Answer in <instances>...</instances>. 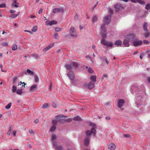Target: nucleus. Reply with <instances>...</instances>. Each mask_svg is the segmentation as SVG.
<instances>
[{"instance_id":"aec40b11","label":"nucleus","mask_w":150,"mask_h":150,"mask_svg":"<svg viewBox=\"0 0 150 150\" xmlns=\"http://www.w3.org/2000/svg\"><path fill=\"white\" fill-rule=\"evenodd\" d=\"M60 11V9L58 8H54L52 11V12L54 13H58Z\"/></svg>"},{"instance_id":"72a5a7b5","label":"nucleus","mask_w":150,"mask_h":150,"mask_svg":"<svg viewBox=\"0 0 150 150\" xmlns=\"http://www.w3.org/2000/svg\"><path fill=\"white\" fill-rule=\"evenodd\" d=\"M137 1L138 2L142 5L144 4L145 3V1L142 0H137Z\"/></svg>"},{"instance_id":"9d476101","label":"nucleus","mask_w":150,"mask_h":150,"mask_svg":"<svg viewBox=\"0 0 150 150\" xmlns=\"http://www.w3.org/2000/svg\"><path fill=\"white\" fill-rule=\"evenodd\" d=\"M125 102V101L124 100L120 99L118 102V107L119 108L122 107L123 106Z\"/></svg>"},{"instance_id":"bb28decb","label":"nucleus","mask_w":150,"mask_h":150,"mask_svg":"<svg viewBox=\"0 0 150 150\" xmlns=\"http://www.w3.org/2000/svg\"><path fill=\"white\" fill-rule=\"evenodd\" d=\"M16 93L18 95H21L23 93L22 90V89H18L16 91Z\"/></svg>"},{"instance_id":"c03bdc74","label":"nucleus","mask_w":150,"mask_h":150,"mask_svg":"<svg viewBox=\"0 0 150 150\" xmlns=\"http://www.w3.org/2000/svg\"><path fill=\"white\" fill-rule=\"evenodd\" d=\"M146 9L148 10L150 8V5L149 4H147L145 6Z\"/></svg>"},{"instance_id":"13d9d810","label":"nucleus","mask_w":150,"mask_h":150,"mask_svg":"<svg viewBox=\"0 0 150 150\" xmlns=\"http://www.w3.org/2000/svg\"><path fill=\"white\" fill-rule=\"evenodd\" d=\"M109 12L111 14H112L113 13V11L111 9H109Z\"/></svg>"},{"instance_id":"bf43d9fd","label":"nucleus","mask_w":150,"mask_h":150,"mask_svg":"<svg viewBox=\"0 0 150 150\" xmlns=\"http://www.w3.org/2000/svg\"><path fill=\"white\" fill-rule=\"evenodd\" d=\"M43 10L42 8H41L38 11V13L39 14L41 13L42 12Z\"/></svg>"},{"instance_id":"ea45409f","label":"nucleus","mask_w":150,"mask_h":150,"mask_svg":"<svg viewBox=\"0 0 150 150\" xmlns=\"http://www.w3.org/2000/svg\"><path fill=\"white\" fill-rule=\"evenodd\" d=\"M38 30V28L37 26H35L33 27L32 29V30L34 32H36Z\"/></svg>"},{"instance_id":"5fc2aeb1","label":"nucleus","mask_w":150,"mask_h":150,"mask_svg":"<svg viewBox=\"0 0 150 150\" xmlns=\"http://www.w3.org/2000/svg\"><path fill=\"white\" fill-rule=\"evenodd\" d=\"M58 37V34L57 33H55L54 35V38L55 39H57Z\"/></svg>"},{"instance_id":"0eeeda50","label":"nucleus","mask_w":150,"mask_h":150,"mask_svg":"<svg viewBox=\"0 0 150 150\" xmlns=\"http://www.w3.org/2000/svg\"><path fill=\"white\" fill-rule=\"evenodd\" d=\"M62 115H58L55 117V118L58 120L59 123H62L64 122V120L62 118Z\"/></svg>"},{"instance_id":"6e6552de","label":"nucleus","mask_w":150,"mask_h":150,"mask_svg":"<svg viewBox=\"0 0 150 150\" xmlns=\"http://www.w3.org/2000/svg\"><path fill=\"white\" fill-rule=\"evenodd\" d=\"M71 36L74 37L76 36L75 35L76 32L74 27H71L69 30Z\"/></svg>"},{"instance_id":"774afa93","label":"nucleus","mask_w":150,"mask_h":150,"mask_svg":"<svg viewBox=\"0 0 150 150\" xmlns=\"http://www.w3.org/2000/svg\"><path fill=\"white\" fill-rule=\"evenodd\" d=\"M147 80L149 83H150V77H148L147 78Z\"/></svg>"},{"instance_id":"20e7f679","label":"nucleus","mask_w":150,"mask_h":150,"mask_svg":"<svg viewBox=\"0 0 150 150\" xmlns=\"http://www.w3.org/2000/svg\"><path fill=\"white\" fill-rule=\"evenodd\" d=\"M67 76L71 80H72V82H73V80L74 79L75 77V74L72 71L69 72L67 74Z\"/></svg>"},{"instance_id":"a211bd4d","label":"nucleus","mask_w":150,"mask_h":150,"mask_svg":"<svg viewBox=\"0 0 150 150\" xmlns=\"http://www.w3.org/2000/svg\"><path fill=\"white\" fill-rule=\"evenodd\" d=\"M148 24L146 22H145L143 25V29L146 32H148V30L147 28V27Z\"/></svg>"},{"instance_id":"9b49d317","label":"nucleus","mask_w":150,"mask_h":150,"mask_svg":"<svg viewBox=\"0 0 150 150\" xmlns=\"http://www.w3.org/2000/svg\"><path fill=\"white\" fill-rule=\"evenodd\" d=\"M37 86L36 84H34L32 86L30 87L29 91L30 92H32L33 91H35L36 90L37 88Z\"/></svg>"},{"instance_id":"a878e982","label":"nucleus","mask_w":150,"mask_h":150,"mask_svg":"<svg viewBox=\"0 0 150 150\" xmlns=\"http://www.w3.org/2000/svg\"><path fill=\"white\" fill-rule=\"evenodd\" d=\"M73 120L75 121H80L81 120V118L79 116H77L73 118Z\"/></svg>"},{"instance_id":"09e8293b","label":"nucleus","mask_w":150,"mask_h":150,"mask_svg":"<svg viewBox=\"0 0 150 150\" xmlns=\"http://www.w3.org/2000/svg\"><path fill=\"white\" fill-rule=\"evenodd\" d=\"M6 6V4H0V8H4Z\"/></svg>"},{"instance_id":"ddd939ff","label":"nucleus","mask_w":150,"mask_h":150,"mask_svg":"<svg viewBox=\"0 0 150 150\" xmlns=\"http://www.w3.org/2000/svg\"><path fill=\"white\" fill-rule=\"evenodd\" d=\"M108 148L110 150H115L116 148V146L114 144H111L109 145Z\"/></svg>"},{"instance_id":"4d7b16f0","label":"nucleus","mask_w":150,"mask_h":150,"mask_svg":"<svg viewBox=\"0 0 150 150\" xmlns=\"http://www.w3.org/2000/svg\"><path fill=\"white\" fill-rule=\"evenodd\" d=\"M12 6L15 7L16 8L18 7L19 6L17 4H13V3H12Z\"/></svg>"},{"instance_id":"864d4df0","label":"nucleus","mask_w":150,"mask_h":150,"mask_svg":"<svg viewBox=\"0 0 150 150\" xmlns=\"http://www.w3.org/2000/svg\"><path fill=\"white\" fill-rule=\"evenodd\" d=\"M55 30L56 32H59L61 30L60 29L58 28H55Z\"/></svg>"},{"instance_id":"338daca9","label":"nucleus","mask_w":150,"mask_h":150,"mask_svg":"<svg viewBox=\"0 0 150 150\" xmlns=\"http://www.w3.org/2000/svg\"><path fill=\"white\" fill-rule=\"evenodd\" d=\"M38 119H36L34 121V122L35 123H38Z\"/></svg>"},{"instance_id":"f3484780","label":"nucleus","mask_w":150,"mask_h":150,"mask_svg":"<svg viewBox=\"0 0 150 150\" xmlns=\"http://www.w3.org/2000/svg\"><path fill=\"white\" fill-rule=\"evenodd\" d=\"M122 41L120 40H118L116 41L114 43L115 45L119 46H121L122 45Z\"/></svg>"},{"instance_id":"e433bc0d","label":"nucleus","mask_w":150,"mask_h":150,"mask_svg":"<svg viewBox=\"0 0 150 150\" xmlns=\"http://www.w3.org/2000/svg\"><path fill=\"white\" fill-rule=\"evenodd\" d=\"M72 65L75 67H78V64L77 63L75 62H73L72 63Z\"/></svg>"},{"instance_id":"2f4dec72","label":"nucleus","mask_w":150,"mask_h":150,"mask_svg":"<svg viewBox=\"0 0 150 150\" xmlns=\"http://www.w3.org/2000/svg\"><path fill=\"white\" fill-rule=\"evenodd\" d=\"M63 147L61 146H58L55 148L56 150H62Z\"/></svg>"},{"instance_id":"f704fd0d","label":"nucleus","mask_w":150,"mask_h":150,"mask_svg":"<svg viewBox=\"0 0 150 150\" xmlns=\"http://www.w3.org/2000/svg\"><path fill=\"white\" fill-rule=\"evenodd\" d=\"M97 17L96 16H94L93 18L92 22L93 23L97 21Z\"/></svg>"},{"instance_id":"6e6d98bb","label":"nucleus","mask_w":150,"mask_h":150,"mask_svg":"<svg viewBox=\"0 0 150 150\" xmlns=\"http://www.w3.org/2000/svg\"><path fill=\"white\" fill-rule=\"evenodd\" d=\"M143 42L146 44H149V42L146 40H143Z\"/></svg>"},{"instance_id":"58836bf2","label":"nucleus","mask_w":150,"mask_h":150,"mask_svg":"<svg viewBox=\"0 0 150 150\" xmlns=\"http://www.w3.org/2000/svg\"><path fill=\"white\" fill-rule=\"evenodd\" d=\"M59 122L58 120H57L55 118V120L52 121V123L56 125Z\"/></svg>"},{"instance_id":"a19ab883","label":"nucleus","mask_w":150,"mask_h":150,"mask_svg":"<svg viewBox=\"0 0 150 150\" xmlns=\"http://www.w3.org/2000/svg\"><path fill=\"white\" fill-rule=\"evenodd\" d=\"M52 142L53 147L54 148H55L56 147H57V146H57L56 142L55 141H54L53 140Z\"/></svg>"},{"instance_id":"c756f323","label":"nucleus","mask_w":150,"mask_h":150,"mask_svg":"<svg viewBox=\"0 0 150 150\" xmlns=\"http://www.w3.org/2000/svg\"><path fill=\"white\" fill-rule=\"evenodd\" d=\"M17 48V45L16 44H13L12 47V50L13 51L16 50Z\"/></svg>"},{"instance_id":"6ab92c4d","label":"nucleus","mask_w":150,"mask_h":150,"mask_svg":"<svg viewBox=\"0 0 150 150\" xmlns=\"http://www.w3.org/2000/svg\"><path fill=\"white\" fill-rule=\"evenodd\" d=\"M96 76L92 75L91 77V82H93L95 83L96 81Z\"/></svg>"},{"instance_id":"79ce46f5","label":"nucleus","mask_w":150,"mask_h":150,"mask_svg":"<svg viewBox=\"0 0 150 150\" xmlns=\"http://www.w3.org/2000/svg\"><path fill=\"white\" fill-rule=\"evenodd\" d=\"M34 80L35 81V82H38L39 81V79L38 77L37 76H34Z\"/></svg>"},{"instance_id":"a18cd8bd","label":"nucleus","mask_w":150,"mask_h":150,"mask_svg":"<svg viewBox=\"0 0 150 150\" xmlns=\"http://www.w3.org/2000/svg\"><path fill=\"white\" fill-rule=\"evenodd\" d=\"M20 83H21L19 84L18 85V86L21 85V84H22V86L24 87H25V85H26V84L24 82H22L21 81L20 82Z\"/></svg>"},{"instance_id":"7c9ffc66","label":"nucleus","mask_w":150,"mask_h":150,"mask_svg":"<svg viewBox=\"0 0 150 150\" xmlns=\"http://www.w3.org/2000/svg\"><path fill=\"white\" fill-rule=\"evenodd\" d=\"M144 35L146 38L149 37L150 35V33L149 32H145L144 33Z\"/></svg>"},{"instance_id":"423d86ee","label":"nucleus","mask_w":150,"mask_h":150,"mask_svg":"<svg viewBox=\"0 0 150 150\" xmlns=\"http://www.w3.org/2000/svg\"><path fill=\"white\" fill-rule=\"evenodd\" d=\"M114 8L117 10H121L124 8L123 5L120 3H117L114 6Z\"/></svg>"},{"instance_id":"603ef678","label":"nucleus","mask_w":150,"mask_h":150,"mask_svg":"<svg viewBox=\"0 0 150 150\" xmlns=\"http://www.w3.org/2000/svg\"><path fill=\"white\" fill-rule=\"evenodd\" d=\"M11 127H10V128L9 129V130L7 132V134L9 136L10 135V133H11Z\"/></svg>"},{"instance_id":"39448f33","label":"nucleus","mask_w":150,"mask_h":150,"mask_svg":"<svg viewBox=\"0 0 150 150\" xmlns=\"http://www.w3.org/2000/svg\"><path fill=\"white\" fill-rule=\"evenodd\" d=\"M111 16L108 15L105 16L104 20V23L107 24H109L111 20Z\"/></svg>"},{"instance_id":"393cba45","label":"nucleus","mask_w":150,"mask_h":150,"mask_svg":"<svg viewBox=\"0 0 150 150\" xmlns=\"http://www.w3.org/2000/svg\"><path fill=\"white\" fill-rule=\"evenodd\" d=\"M11 105L12 103H9L5 106V108L6 109L8 110L11 108Z\"/></svg>"},{"instance_id":"de8ad7c7","label":"nucleus","mask_w":150,"mask_h":150,"mask_svg":"<svg viewBox=\"0 0 150 150\" xmlns=\"http://www.w3.org/2000/svg\"><path fill=\"white\" fill-rule=\"evenodd\" d=\"M103 59H105V61L106 62V64L108 65V64H109V63H108V60L107 59V58L105 56H104V57H103Z\"/></svg>"},{"instance_id":"052dcab7","label":"nucleus","mask_w":150,"mask_h":150,"mask_svg":"<svg viewBox=\"0 0 150 150\" xmlns=\"http://www.w3.org/2000/svg\"><path fill=\"white\" fill-rule=\"evenodd\" d=\"M16 130H14L13 132V134L14 136H16Z\"/></svg>"},{"instance_id":"5701e85b","label":"nucleus","mask_w":150,"mask_h":150,"mask_svg":"<svg viewBox=\"0 0 150 150\" xmlns=\"http://www.w3.org/2000/svg\"><path fill=\"white\" fill-rule=\"evenodd\" d=\"M49 105L47 103H44L43 106L41 107V108L43 109H45L46 108H49Z\"/></svg>"},{"instance_id":"1a4fd4ad","label":"nucleus","mask_w":150,"mask_h":150,"mask_svg":"<svg viewBox=\"0 0 150 150\" xmlns=\"http://www.w3.org/2000/svg\"><path fill=\"white\" fill-rule=\"evenodd\" d=\"M57 23V22L56 21L53 20L50 21V20H48L46 21V25H53L56 24Z\"/></svg>"},{"instance_id":"4468645a","label":"nucleus","mask_w":150,"mask_h":150,"mask_svg":"<svg viewBox=\"0 0 150 150\" xmlns=\"http://www.w3.org/2000/svg\"><path fill=\"white\" fill-rule=\"evenodd\" d=\"M91 126H93V127L91 128V133H93L94 134H95L96 131V130L95 129V128L94 127H95L96 125L94 124H90Z\"/></svg>"},{"instance_id":"680f3d73","label":"nucleus","mask_w":150,"mask_h":150,"mask_svg":"<svg viewBox=\"0 0 150 150\" xmlns=\"http://www.w3.org/2000/svg\"><path fill=\"white\" fill-rule=\"evenodd\" d=\"M16 12V11L14 10H11L10 11V12L11 13H14Z\"/></svg>"},{"instance_id":"69168bd1","label":"nucleus","mask_w":150,"mask_h":150,"mask_svg":"<svg viewBox=\"0 0 150 150\" xmlns=\"http://www.w3.org/2000/svg\"><path fill=\"white\" fill-rule=\"evenodd\" d=\"M131 1L132 2L134 3H136L137 1V0H131Z\"/></svg>"},{"instance_id":"cd10ccee","label":"nucleus","mask_w":150,"mask_h":150,"mask_svg":"<svg viewBox=\"0 0 150 150\" xmlns=\"http://www.w3.org/2000/svg\"><path fill=\"white\" fill-rule=\"evenodd\" d=\"M57 138L56 135L54 134H52L51 136V139L53 141L56 139Z\"/></svg>"},{"instance_id":"f03ea898","label":"nucleus","mask_w":150,"mask_h":150,"mask_svg":"<svg viewBox=\"0 0 150 150\" xmlns=\"http://www.w3.org/2000/svg\"><path fill=\"white\" fill-rule=\"evenodd\" d=\"M101 43L102 44L106 46L107 47H112L113 45V43L112 41L108 42L105 39H103L101 40Z\"/></svg>"},{"instance_id":"7ed1b4c3","label":"nucleus","mask_w":150,"mask_h":150,"mask_svg":"<svg viewBox=\"0 0 150 150\" xmlns=\"http://www.w3.org/2000/svg\"><path fill=\"white\" fill-rule=\"evenodd\" d=\"M101 34L103 38H104L107 36V32L106 31V29L105 27V24H103L101 26Z\"/></svg>"},{"instance_id":"c85d7f7f","label":"nucleus","mask_w":150,"mask_h":150,"mask_svg":"<svg viewBox=\"0 0 150 150\" xmlns=\"http://www.w3.org/2000/svg\"><path fill=\"white\" fill-rule=\"evenodd\" d=\"M56 129V127L55 125H53L50 129V131L51 132H53Z\"/></svg>"},{"instance_id":"412c9836","label":"nucleus","mask_w":150,"mask_h":150,"mask_svg":"<svg viewBox=\"0 0 150 150\" xmlns=\"http://www.w3.org/2000/svg\"><path fill=\"white\" fill-rule=\"evenodd\" d=\"M20 12H18L17 14H13L10 16V17L12 18H15L17 17L20 14Z\"/></svg>"},{"instance_id":"37998d69","label":"nucleus","mask_w":150,"mask_h":150,"mask_svg":"<svg viewBox=\"0 0 150 150\" xmlns=\"http://www.w3.org/2000/svg\"><path fill=\"white\" fill-rule=\"evenodd\" d=\"M12 82L13 83H14L16 81L18 78L16 76H15L14 78H12Z\"/></svg>"},{"instance_id":"e2e57ef3","label":"nucleus","mask_w":150,"mask_h":150,"mask_svg":"<svg viewBox=\"0 0 150 150\" xmlns=\"http://www.w3.org/2000/svg\"><path fill=\"white\" fill-rule=\"evenodd\" d=\"M29 132L30 133H33L34 132L32 129H30L29 130Z\"/></svg>"},{"instance_id":"473e14b6","label":"nucleus","mask_w":150,"mask_h":150,"mask_svg":"<svg viewBox=\"0 0 150 150\" xmlns=\"http://www.w3.org/2000/svg\"><path fill=\"white\" fill-rule=\"evenodd\" d=\"M17 89V87L15 85H13L12 87V91L13 93H15Z\"/></svg>"},{"instance_id":"4c0bfd02","label":"nucleus","mask_w":150,"mask_h":150,"mask_svg":"<svg viewBox=\"0 0 150 150\" xmlns=\"http://www.w3.org/2000/svg\"><path fill=\"white\" fill-rule=\"evenodd\" d=\"M91 133V131L90 130H87L86 132V134L87 135L86 136H88H88H90Z\"/></svg>"},{"instance_id":"dca6fc26","label":"nucleus","mask_w":150,"mask_h":150,"mask_svg":"<svg viewBox=\"0 0 150 150\" xmlns=\"http://www.w3.org/2000/svg\"><path fill=\"white\" fill-rule=\"evenodd\" d=\"M89 141L88 137V136H86V137L84 140V143L85 145L86 146H87L89 144Z\"/></svg>"},{"instance_id":"b1692460","label":"nucleus","mask_w":150,"mask_h":150,"mask_svg":"<svg viewBox=\"0 0 150 150\" xmlns=\"http://www.w3.org/2000/svg\"><path fill=\"white\" fill-rule=\"evenodd\" d=\"M52 46H53V45L52 44H51V45H49L47 47L45 48L43 50L44 51H47V50H49V49H50V48H51Z\"/></svg>"},{"instance_id":"c9c22d12","label":"nucleus","mask_w":150,"mask_h":150,"mask_svg":"<svg viewBox=\"0 0 150 150\" xmlns=\"http://www.w3.org/2000/svg\"><path fill=\"white\" fill-rule=\"evenodd\" d=\"M27 72L28 74L30 75H32L33 74V72L31 71L29 69H27Z\"/></svg>"},{"instance_id":"49530a36","label":"nucleus","mask_w":150,"mask_h":150,"mask_svg":"<svg viewBox=\"0 0 150 150\" xmlns=\"http://www.w3.org/2000/svg\"><path fill=\"white\" fill-rule=\"evenodd\" d=\"M142 102L141 101H140L139 102V103H138L137 101L136 102V104L138 106H139L140 105H142Z\"/></svg>"},{"instance_id":"8fccbe9b","label":"nucleus","mask_w":150,"mask_h":150,"mask_svg":"<svg viewBox=\"0 0 150 150\" xmlns=\"http://www.w3.org/2000/svg\"><path fill=\"white\" fill-rule=\"evenodd\" d=\"M88 71L90 73H92L93 72V71L91 68H89L88 70Z\"/></svg>"},{"instance_id":"f8f14e48","label":"nucleus","mask_w":150,"mask_h":150,"mask_svg":"<svg viewBox=\"0 0 150 150\" xmlns=\"http://www.w3.org/2000/svg\"><path fill=\"white\" fill-rule=\"evenodd\" d=\"M94 82L91 81L87 85V86H88L89 89H91L94 88Z\"/></svg>"},{"instance_id":"0e129e2a","label":"nucleus","mask_w":150,"mask_h":150,"mask_svg":"<svg viewBox=\"0 0 150 150\" xmlns=\"http://www.w3.org/2000/svg\"><path fill=\"white\" fill-rule=\"evenodd\" d=\"M3 45L4 46H8V44L7 43H3Z\"/></svg>"},{"instance_id":"2eb2a0df","label":"nucleus","mask_w":150,"mask_h":150,"mask_svg":"<svg viewBox=\"0 0 150 150\" xmlns=\"http://www.w3.org/2000/svg\"><path fill=\"white\" fill-rule=\"evenodd\" d=\"M142 44V41L140 40L135 41L133 42V45L135 46H137L139 45H141Z\"/></svg>"},{"instance_id":"3c124183","label":"nucleus","mask_w":150,"mask_h":150,"mask_svg":"<svg viewBox=\"0 0 150 150\" xmlns=\"http://www.w3.org/2000/svg\"><path fill=\"white\" fill-rule=\"evenodd\" d=\"M123 136L126 138H129L130 137V135L129 134H123Z\"/></svg>"},{"instance_id":"4be33fe9","label":"nucleus","mask_w":150,"mask_h":150,"mask_svg":"<svg viewBox=\"0 0 150 150\" xmlns=\"http://www.w3.org/2000/svg\"><path fill=\"white\" fill-rule=\"evenodd\" d=\"M65 67L68 70H71L72 69V65L71 64H66L65 65Z\"/></svg>"},{"instance_id":"f257e3e1","label":"nucleus","mask_w":150,"mask_h":150,"mask_svg":"<svg viewBox=\"0 0 150 150\" xmlns=\"http://www.w3.org/2000/svg\"><path fill=\"white\" fill-rule=\"evenodd\" d=\"M134 40L135 36L133 34L129 35L126 37L125 39L123 42V43L125 46L128 47L129 45V42H133Z\"/></svg>"}]
</instances>
